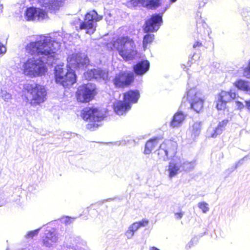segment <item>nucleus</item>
<instances>
[{"label":"nucleus","instance_id":"nucleus-1","mask_svg":"<svg viewBox=\"0 0 250 250\" xmlns=\"http://www.w3.org/2000/svg\"><path fill=\"white\" fill-rule=\"evenodd\" d=\"M89 60L87 57L79 53L69 55L67 58V68L63 64H57L54 69L55 83L65 89H70L77 83V76L73 69L87 66Z\"/></svg>","mask_w":250,"mask_h":250},{"label":"nucleus","instance_id":"nucleus-2","mask_svg":"<svg viewBox=\"0 0 250 250\" xmlns=\"http://www.w3.org/2000/svg\"><path fill=\"white\" fill-rule=\"evenodd\" d=\"M26 52L31 56L46 57L47 60H54L56 56V49L53 47L51 40L42 36L39 40L31 42L25 46Z\"/></svg>","mask_w":250,"mask_h":250},{"label":"nucleus","instance_id":"nucleus-3","mask_svg":"<svg viewBox=\"0 0 250 250\" xmlns=\"http://www.w3.org/2000/svg\"><path fill=\"white\" fill-rule=\"evenodd\" d=\"M112 44L125 61L132 60L138 54L135 41L127 36L118 37L113 42Z\"/></svg>","mask_w":250,"mask_h":250},{"label":"nucleus","instance_id":"nucleus-4","mask_svg":"<svg viewBox=\"0 0 250 250\" xmlns=\"http://www.w3.org/2000/svg\"><path fill=\"white\" fill-rule=\"evenodd\" d=\"M80 116L85 122H88L86 125L87 129L93 131L98 128L100 125L99 123L103 121L106 115L98 107L86 106L81 111Z\"/></svg>","mask_w":250,"mask_h":250},{"label":"nucleus","instance_id":"nucleus-5","mask_svg":"<svg viewBox=\"0 0 250 250\" xmlns=\"http://www.w3.org/2000/svg\"><path fill=\"white\" fill-rule=\"evenodd\" d=\"M27 101L32 105H40L46 100L47 91L45 87L39 84H27L23 89Z\"/></svg>","mask_w":250,"mask_h":250},{"label":"nucleus","instance_id":"nucleus-6","mask_svg":"<svg viewBox=\"0 0 250 250\" xmlns=\"http://www.w3.org/2000/svg\"><path fill=\"white\" fill-rule=\"evenodd\" d=\"M97 94V89L95 84L83 83L78 87L75 92V98L78 103L86 104L92 101Z\"/></svg>","mask_w":250,"mask_h":250},{"label":"nucleus","instance_id":"nucleus-7","mask_svg":"<svg viewBox=\"0 0 250 250\" xmlns=\"http://www.w3.org/2000/svg\"><path fill=\"white\" fill-rule=\"evenodd\" d=\"M47 70L45 63L40 59H28L23 64V73L30 76H42Z\"/></svg>","mask_w":250,"mask_h":250},{"label":"nucleus","instance_id":"nucleus-8","mask_svg":"<svg viewBox=\"0 0 250 250\" xmlns=\"http://www.w3.org/2000/svg\"><path fill=\"white\" fill-rule=\"evenodd\" d=\"M103 16L99 15L95 10L87 12L84 15V20L82 21L77 30H86L85 33L92 34L95 32L96 29V23L103 19Z\"/></svg>","mask_w":250,"mask_h":250},{"label":"nucleus","instance_id":"nucleus-9","mask_svg":"<svg viewBox=\"0 0 250 250\" xmlns=\"http://www.w3.org/2000/svg\"><path fill=\"white\" fill-rule=\"evenodd\" d=\"M135 82V74L128 71H121L117 74L112 82L117 88H125L131 87Z\"/></svg>","mask_w":250,"mask_h":250},{"label":"nucleus","instance_id":"nucleus-10","mask_svg":"<svg viewBox=\"0 0 250 250\" xmlns=\"http://www.w3.org/2000/svg\"><path fill=\"white\" fill-rule=\"evenodd\" d=\"M177 146L175 143L170 140H166L160 145L157 150V155L160 160L164 161L169 157L174 156L176 154Z\"/></svg>","mask_w":250,"mask_h":250},{"label":"nucleus","instance_id":"nucleus-11","mask_svg":"<svg viewBox=\"0 0 250 250\" xmlns=\"http://www.w3.org/2000/svg\"><path fill=\"white\" fill-rule=\"evenodd\" d=\"M238 97V94L233 90L221 91L218 94L216 107L218 110H223L227 108V104L235 100Z\"/></svg>","mask_w":250,"mask_h":250},{"label":"nucleus","instance_id":"nucleus-12","mask_svg":"<svg viewBox=\"0 0 250 250\" xmlns=\"http://www.w3.org/2000/svg\"><path fill=\"white\" fill-rule=\"evenodd\" d=\"M163 23V13L154 14L150 16L145 22L143 30L145 33L156 32Z\"/></svg>","mask_w":250,"mask_h":250},{"label":"nucleus","instance_id":"nucleus-13","mask_svg":"<svg viewBox=\"0 0 250 250\" xmlns=\"http://www.w3.org/2000/svg\"><path fill=\"white\" fill-rule=\"evenodd\" d=\"M131 108V105L124 100L116 101L113 104L114 111L119 115H123L128 112Z\"/></svg>","mask_w":250,"mask_h":250},{"label":"nucleus","instance_id":"nucleus-14","mask_svg":"<svg viewBox=\"0 0 250 250\" xmlns=\"http://www.w3.org/2000/svg\"><path fill=\"white\" fill-rule=\"evenodd\" d=\"M123 100L131 106L138 102L140 94L138 90H128L123 94Z\"/></svg>","mask_w":250,"mask_h":250},{"label":"nucleus","instance_id":"nucleus-15","mask_svg":"<svg viewBox=\"0 0 250 250\" xmlns=\"http://www.w3.org/2000/svg\"><path fill=\"white\" fill-rule=\"evenodd\" d=\"M149 65L147 60L140 61L133 66V71L136 75L142 76L149 70Z\"/></svg>","mask_w":250,"mask_h":250},{"label":"nucleus","instance_id":"nucleus-16","mask_svg":"<svg viewBox=\"0 0 250 250\" xmlns=\"http://www.w3.org/2000/svg\"><path fill=\"white\" fill-rule=\"evenodd\" d=\"M148 224V221L146 219H143L141 221L133 223L130 226L128 229L125 232V235L128 239L131 238L139 229L142 227L146 226Z\"/></svg>","mask_w":250,"mask_h":250},{"label":"nucleus","instance_id":"nucleus-17","mask_svg":"<svg viewBox=\"0 0 250 250\" xmlns=\"http://www.w3.org/2000/svg\"><path fill=\"white\" fill-rule=\"evenodd\" d=\"M161 140V138L160 137H154L148 140L146 143L144 153L146 154L150 153L160 145Z\"/></svg>","mask_w":250,"mask_h":250},{"label":"nucleus","instance_id":"nucleus-18","mask_svg":"<svg viewBox=\"0 0 250 250\" xmlns=\"http://www.w3.org/2000/svg\"><path fill=\"white\" fill-rule=\"evenodd\" d=\"M190 107L197 113L201 112L204 108V100L195 96L190 103Z\"/></svg>","mask_w":250,"mask_h":250},{"label":"nucleus","instance_id":"nucleus-19","mask_svg":"<svg viewBox=\"0 0 250 250\" xmlns=\"http://www.w3.org/2000/svg\"><path fill=\"white\" fill-rule=\"evenodd\" d=\"M186 117V115L181 111L176 112L174 115L170 122V126L173 127H176L180 126L185 119Z\"/></svg>","mask_w":250,"mask_h":250},{"label":"nucleus","instance_id":"nucleus-20","mask_svg":"<svg viewBox=\"0 0 250 250\" xmlns=\"http://www.w3.org/2000/svg\"><path fill=\"white\" fill-rule=\"evenodd\" d=\"M42 7L47 10H53L58 6V0H38Z\"/></svg>","mask_w":250,"mask_h":250},{"label":"nucleus","instance_id":"nucleus-21","mask_svg":"<svg viewBox=\"0 0 250 250\" xmlns=\"http://www.w3.org/2000/svg\"><path fill=\"white\" fill-rule=\"evenodd\" d=\"M161 5V0H143V6L149 9H156Z\"/></svg>","mask_w":250,"mask_h":250},{"label":"nucleus","instance_id":"nucleus-22","mask_svg":"<svg viewBox=\"0 0 250 250\" xmlns=\"http://www.w3.org/2000/svg\"><path fill=\"white\" fill-rule=\"evenodd\" d=\"M233 85L238 89L243 91H248L250 90L249 82L243 80H236L233 83Z\"/></svg>","mask_w":250,"mask_h":250},{"label":"nucleus","instance_id":"nucleus-23","mask_svg":"<svg viewBox=\"0 0 250 250\" xmlns=\"http://www.w3.org/2000/svg\"><path fill=\"white\" fill-rule=\"evenodd\" d=\"M37 9L36 8L31 7L26 9L25 12V18L28 21L34 20L36 18Z\"/></svg>","mask_w":250,"mask_h":250},{"label":"nucleus","instance_id":"nucleus-24","mask_svg":"<svg viewBox=\"0 0 250 250\" xmlns=\"http://www.w3.org/2000/svg\"><path fill=\"white\" fill-rule=\"evenodd\" d=\"M146 33L147 34L144 36L143 39V46L145 50L147 48V47L149 44H150L153 42L155 37L154 34H150L149 33Z\"/></svg>","mask_w":250,"mask_h":250},{"label":"nucleus","instance_id":"nucleus-25","mask_svg":"<svg viewBox=\"0 0 250 250\" xmlns=\"http://www.w3.org/2000/svg\"><path fill=\"white\" fill-rule=\"evenodd\" d=\"M228 123V120H224L220 122L217 126L214 129L213 133L211 135V136L212 137H215L218 134H220L221 133L223 129L227 125Z\"/></svg>","mask_w":250,"mask_h":250},{"label":"nucleus","instance_id":"nucleus-26","mask_svg":"<svg viewBox=\"0 0 250 250\" xmlns=\"http://www.w3.org/2000/svg\"><path fill=\"white\" fill-rule=\"evenodd\" d=\"M168 170L169 171L168 176L169 178H171L175 176L178 173L179 167L176 164L170 163L168 165Z\"/></svg>","mask_w":250,"mask_h":250},{"label":"nucleus","instance_id":"nucleus-27","mask_svg":"<svg viewBox=\"0 0 250 250\" xmlns=\"http://www.w3.org/2000/svg\"><path fill=\"white\" fill-rule=\"evenodd\" d=\"M37 9L36 17L38 20H42L47 18V13L45 10L40 8H37Z\"/></svg>","mask_w":250,"mask_h":250},{"label":"nucleus","instance_id":"nucleus-28","mask_svg":"<svg viewBox=\"0 0 250 250\" xmlns=\"http://www.w3.org/2000/svg\"><path fill=\"white\" fill-rule=\"evenodd\" d=\"M141 4L143 6V0H127L126 5L128 7H134Z\"/></svg>","mask_w":250,"mask_h":250},{"label":"nucleus","instance_id":"nucleus-29","mask_svg":"<svg viewBox=\"0 0 250 250\" xmlns=\"http://www.w3.org/2000/svg\"><path fill=\"white\" fill-rule=\"evenodd\" d=\"M88 73L90 74H92L93 75V77L95 79H97L98 77H103L104 74V72L102 70L96 69L90 70Z\"/></svg>","mask_w":250,"mask_h":250},{"label":"nucleus","instance_id":"nucleus-30","mask_svg":"<svg viewBox=\"0 0 250 250\" xmlns=\"http://www.w3.org/2000/svg\"><path fill=\"white\" fill-rule=\"evenodd\" d=\"M198 207L202 210L204 213H206L209 210L208 205L205 202H202L198 204Z\"/></svg>","mask_w":250,"mask_h":250},{"label":"nucleus","instance_id":"nucleus-31","mask_svg":"<svg viewBox=\"0 0 250 250\" xmlns=\"http://www.w3.org/2000/svg\"><path fill=\"white\" fill-rule=\"evenodd\" d=\"M243 76L246 78H250V62L247 67L243 69Z\"/></svg>","mask_w":250,"mask_h":250},{"label":"nucleus","instance_id":"nucleus-32","mask_svg":"<svg viewBox=\"0 0 250 250\" xmlns=\"http://www.w3.org/2000/svg\"><path fill=\"white\" fill-rule=\"evenodd\" d=\"M184 215V212L182 211H180L179 212L175 213L174 215L176 219H180L182 218Z\"/></svg>","mask_w":250,"mask_h":250},{"label":"nucleus","instance_id":"nucleus-33","mask_svg":"<svg viewBox=\"0 0 250 250\" xmlns=\"http://www.w3.org/2000/svg\"><path fill=\"white\" fill-rule=\"evenodd\" d=\"M6 49L1 42H0V54H3L6 52Z\"/></svg>","mask_w":250,"mask_h":250},{"label":"nucleus","instance_id":"nucleus-34","mask_svg":"<svg viewBox=\"0 0 250 250\" xmlns=\"http://www.w3.org/2000/svg\"><path fill=\"white\" fill-rule=\"evenodd\" d=\"M202 43L199 41H196L193 45V47L196 48L202 46Z\"/></svg>","mask_w":250,"mask_h":250},{"label":"nucleus","instance_id":"nucleus-35","mask_svg":"<svg viewBox=\"0 0 250 250\" xmlns=\"http://www.w3.org/2000/svg\"><path fill=\"white\" fill-rule=\"evenodd\" d=\"M50 241L51 239L49 238L46 237L44 239H43V243L45 245L48 246L50 244Z\"/></svg>","mask_w":250,"mask_h":250},{"label":"nucleus","instance_id":"nucleus-36","mask_svg":"<svg viewBox=\"0 0 250 250\" xmlns=\"http://www.w3.org/2000/svg\"><path fill=\"white\" fill-rule=\"evenodd\" d=\"M236 105H237L238 107L239 108V109H242L244 106V104H243V103L241 102H239V101H236Z\"/></svg>","mask_w":250,"mask_h":250},{"label":"nucleus","instance_id":"nucleus-37","mask_svg":"<svg viewBox=\"0 0 250 250\" xmlns=\"http://www.w3.org/2000/svg\"><path fill=\"white\" fill-rule=\"evenodd\" d=\"M38 233V230H36L33 231H31L29 233L28 235L29 237H33L34 236L37 235Z\"/></svg>","mask_w":250,"mask_h":250},{"label":"nucleus","instance_id":"nucleus-38","mask_svg":"<svg viewBox=\"0 0 250 250\" xmlns=\"http://www.w3.org/2000/svg\"><path fill=\"white\" fill-rule=\"evenodd\" d=\"M245 104L246 108L250 111V100L246 101Z\"/></svg>","mask_w":250,"mask_h":250},{"label":"nucleus","instance_id":"nucleus-39","mask_svg":"<svg viewBox=\"0 0 250 250\" xmlns=\"http://www.w3.org/2000/svg\"><path fill=\"white\" fill-rule=\"evenodd\" d=\"M150 250H159L155 247H152L150 248Z\"/></svg>","mask_w":250,"mask_h":250},{"label":"nucleus","instance_id":"nucleus-40","mask_svg":"<svg viewBox=\"0 0 250 250\" xmlns=\"http://www.w3.org/2000/svg\"><path fill=\"white\" fill-rule=\"evenodd\" d=\"M176 0H170L171 2H174L176 1Z\"/></svg>","mask_w":250,"mask_h":250}]
</instances>
